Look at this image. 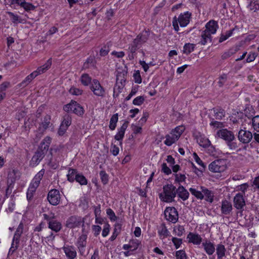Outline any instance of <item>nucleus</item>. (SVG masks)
<instances>
[{
    "mask_svg": "<svg viewBox=\"0 0 259 259\" xmlns=\"http://www.w3.org/2000/svg\"><path fill=\"white\" fill-rule=\"evenodd\" d=\"M91 90L95 95L97 96H104L105 91L101 87L100 82L97 79H94L91 87Z\"/></svg>",
    "mask_w": 259,
    "mask_h": 259,
    "instance_id": "nucleus-12",
    "label": "nucleus"
},
{
    "mask_svg": "<svg viewBox=\"0 0 259 259\" xmlns=\"http://www.w3.org/2000/svg\"><path fill=\"white\" fill-rule=\"evenodd\" d=\"M100 176L102 182L104 184H106L108 181V176L104 171H101L100 172Z\"/></svg>",
    "mask_w": 259,
    "mask_h": 259,
    "instance_id": "nucleus-53",
    "label": "nucleus"
},
{
    "mask_svg": "<svg viewBox=\"0 0 259 259\" xmlns=\"http://www.w3.org/2000/svg\"><path fill=\"white\" fill-rule=\"evenodd\" d=\"M185 128L183 126H178L172 130L171 132L165 136L164 143L167 146H170L175 143L180 138L184 131Z\"/></svg>",
    "mask_w": 259,
    "mask_h": 259,
    "instance_id": "nucleus-5",
    "label": "nucleus"
},
{
    "mask_svg": "<svg viewBox=\"0 0 259 259\" xmlns=\"http://www.w3.org/2000/svg\"><path fill=\"white\" fill-rule=\"evenodd\" d=\"M32 80L31 76L28 75L24 80H23L21 83H20V87H25Z\"/></svg>",
    "mask_w": 259,
    "mask_h": 259,
    "instance_id": "nucleus-57",
    "label": "nucleus"
},
{
    "mask_svg": "<svg viewBox=\"0 0 259 259\" xmlns=\"http://www.w3.org/2000/svg\"><path fill=\"white\" fill-rule=\"evenodd\" d=\"M62 249L68 258L74 259L76 257L77 252L74 246L65 245L63 247Z\"/></svg>",
    "mask_w": 259,
    "mask_h": 259,
    "instance_id": "nucleus-17",
    "label": "nucleus"
},
{
    "mask_svg": "<svg viewBox=\"0 0 259 259\" xmlns=\"http://www.w3.org/2000/svg\"><path fill=\"white\" fill-rule=\"evenodd\" d=\"M130 244L131 248L133 250H136L138 248L140 244V242L138 240H132L130 241Z\"/></svg>",
    "mask_w": 259,
    "mask_h": 259,
    "instance_id": "nucleus-60",
    "label": "nucleus"
},
{
    "mask_svg": "<svg viewBox=\"0 0 259 259\" xmlns=\"http://www.w3.org/2000/svg\"><path fill=\"white\" fill-rule=\"evenodd\" d=\"M46 153L47 152H45L42 149L39 148L32 157L30 162V165L32 167L38 165L43 159Z\"/></svg>",
    "mask_w": 259,
    "mask_h": 259,
    "instance_id": "nucleus-10",
    "label": "nucleus"
},
{
    "mask_svg": "<svg viewBox=\"0 0 259 259\" xmlns=\"http://www.w3.org/2000/svg\"><path fill=\"white\" fill-rule=\"evenodd\" d=\"M133 77L136 83H140L142 82V78L139 70H137L135 72Z\"/></svg>",
    "mask_w": 259,
    "mask_h": 259,
    "instance_id": "nucleus-52",
    "label": "nucleus"
},
{
    "mask_svg": "<svg viewBox=\"0 0 259 259\" xmlns=\"http://www.w3.org/2000/svg\"><path fill=\"white\" fill-rule=\"evenodd\" d=\"M51 142V138L49 137H46L41 142L39 149H42L45 152L48 151L49 145Z\"/></svg>",
    "mask_w": 259,
    "mask_h": 259,
    "instance_id": "nucleus-29",
    "label": "nucleus"
},
{
    "mask_svg": "<svg viewBox=\"0 0 259 259\" xmlns=\"http://www.w3.org/2000/svg\"><path fill=\"white\" fill-rule=\"evenodd\" d=\"M219 27L218 22L213 20H210L205 25V29L203 31L201 34V40L199 44L201 45H205L209 40L211 41V34L215 33Z\"/></svg>",
    "mask_w": 259,
    "mask_h": 259,
    "instance_id": "nucleus-1",
    "label": "nucleus"
},
{
    "mask_svg": "<svg viewBox=\"0 0 259 259\" xmlns=\"http://www.w3.org/2000/svg\"><path fill=\"white\" fill-rule=\"evenodd\" d=\"M234 30V29H232L227 31L225 34H222L219 39V42H222L230 37L232 35Z\"/></svg>",
    "mask_w": 259,
    "mask_h": 259,
    "instance_id": "nucleus-43",
    "label": "nucleus"
},
{
    "mask_svg": "<svg viewBox=\"0 0 259 259\" xmlns=\"http://www.w3.org/2000/svg\"><path fill=\"white\" fill-rule=\"evenodd\" d=\"M77 104L76 102L72 100L70 103L64 106L63 109L67 112H72L77 105Z\"/></svg>",
    "mask_w": 259,
    "mask_h": 259,
    "instance_id": "nucleus-37",
    "label": "nucleus"
},
{
    "mask_svg": "<svg viewBox=\"0 0 259 259\" xmlns=\"http://www.w3.org/2000/svg\"><path fill=\"white\" fill-rule=\"evenodd\" d=\"M191 14L188 12L185 13L184 14H181L178 18L179 23L181 27H185L190 21Z\"/></svg>",
    "mask_w": 259,
    "mask_h": 259,
    "instance_id": "nucleus-21",
    "label": "nucleus"
},
{
    "mask_svg": "<svg viewBox=\"0 0 259 259\" xmlns=\"http://www.w3.org/2000/svg\"><path fill=\"white\" fill-rule=\"evenodd\" d=\"M94 213L96 217V222H97V220L101 214V207L100 205L94 207Z\"/></svg>",
    "mask_w": 259,
    "mask_h": 259,
    "instance_id": "nucleus-61",
    "label": "nucleus"
},
{
    "mask_svg": "<svg viewBox=\"0 0 259 259\" xmlns=\"http://www.w3.org/2000/svg\"><path fill=\"white\" fill-rule=\"evenodd\" d=\"M91 77L88 74H83L80 77V81L84 85H88L91 82Z\"/></svg>",
    "mask_w": 259,
    "mask_h": 259,
    "instance_id": "nucleus-38",
    "label": "nucleus"
},
{
    "mask_svg": "<svg viewBox=\"0 0 259 259\" xmlns=\"http://www.w3.org/2000/svg\"><path fill=\"white\" fill-rule=\"evenodd\" d=\"M6 13L9 15L10 20L14 25H17L19 23L24 24L26 22L25 19H22L21 16L17 14L9 11Z\"/></svg>",
    "mask_w": 259,
    "mask_h": 259,
    "instance_id": "nucleus-18",
    "label": "nucleus"
},
{
    "mask_svg": "<svg viewBox=\"0 0 259 259\" xmlns=\"http://www.w3.org/2000/svg\"><path fill=\"white\" fill-rule=\"evenodd\" d=\"M193 157L194 159V160L195 162L200 166H201L202 167L204 168L205 165L204 163L202 162V161L200 159V158L199 157L198 155L196 153H194L193 154Z\"/></svg>",
    "mask_w": 259,
    "mask_h": 259,
    "instance_id": "nucleus-54",
    "label": "nucleus"
},
{
    "mask_svg": "<svg viewBox=\"0 0 259 259\" xmlns=\"http://www.w3.org/2000/svg\"><path fill=\"white\" fill-rule=\"evenodd\" d=\"M118 115L117 113L113 114L110 120L109 128L111 130H115L118 121Z\"/></svg>",
    "mask_w": 259,
    "mask_h": 259,
    "instance_id": "nucleus-31",
    "label": "nucleus"
},
{
    "mask_svg": "<svg viewBox=\"0 0 259 259\" xmlns=\"http://www.w3.org/2000/svg\"><path fill=\"white\" fill-rule=\"evenodd\" d=\"M19 177L20 172L18 170L12 169L9 172L7 178V191L12 187V185Z\"/></svg>",
    "mask_w": 259,
    "mask_h": 259,
    "instance_id": "nucleus-11",
    "label": "nucleus"
},
{
    "mask_svg": "<svg viewBox=\"0 0 259 259\" xmlns=\"http://www.w3.org/2000/svg\"><path fill=\"white\" fill-rule=\"evenodd\" d=\"M110 229V226L109 224H106L103 227V229L102 233V235L103 237H106L109 233Z\"/></svg>",
    "mask_w": 259,
    "mask_h": 259,
    "instance_id": "nucleus-55",
    "label": "nucleus"
},
{
    "mask_svg": "<svg viewBox=\"0 0 259 259\" xmlns=\"http://www.w3.org/2000/svg\"><path fill=\"white\" fill-rule=\"evenodd\" d=\"M128 122L125 121L121 127L118 129L117 133L115 136V139L117 141L122 140L124 137L125 132L128 126Z\"/></svg>",
    "mask_w": 259,
    "mask_h": 259,
    "instance_id": "nucleus-23",
    "label": "nucleus"
},
{
    "mask_svg": "<svg viewBox=\"0 0 259 259\" xmlns=\"http://www.w3.org/2000/svg\"><path fill=\"white\" fill-rule=\"evenodd\" d=\"M232 210V205L231 202L227 200H224L222 202L221 211L224 214H229Z\"/></svg>",
    "mask_w": 259,
    "mask_h": 259,
    "instance_id": "nucleus-24",
    "label": "nucleus"
},
{
    "mask_svg": "<svg viewBox=\"0 0 259 259\" xmlns=\"http://www.w3.org/2000/svg\"><path fill=\"white\" fill-rule=\"evenodd\" d=\"M77 246L81 254H83L86 245V237L84 236L80 237L77 243Z\"/></svg>",
    "mask_w": 259,
    "mask_h": 259,
    "instance_id": "nucleus-28",
    "label": "nucleus"
},
{
    "mask_svg": "<svg viewBox=\"0 0 259 259\" xmlns=\"http://www.w3.org/2000/svg\"><path fill=\"white\" fill-rule=\"evenodd\" d=\"M127 71L121 70H118L116 74V82L117 84H121V88L123 87L126 80Z\"/></svg>",
    "mask_w": 259,
    "mask_h": 259,
    "instance_id": "nucleus-19",
    "label": "nucleus"
},
{
    "mask_svg": "<svg viewBox=\"0 0 259 259\" xmlns=\"http://www.w3.org/2000/svg\"><path fill=\"white\" fill-rule=\"evenodd\" d=\"M149 32L147 30H143L140 33L133 41L129 44L128 50L130 53H136L143 44L145 43L149 37Z\"/></svg>",
    "mask_w": 259,
    "mask_h": 259,
    "instance_id": "nucleus-2",
    "label": "nucleus"
},
{
    "mask_svg": "<svg viewBox=\"0 0 259 259\" xmlns=\"http://www.w3.org/2000/svg\"><path fill=\"white\" fill-rule=\"evenodd\" d=\"M252 126L255 131L259 132V115H256L252 118Z\"/></svg>",
    "mask_w": 259,
    "mask_h": 259,
    "instance_id": "nucleus-39",
    "label": "nucleus"
},
{
    "mask_svg": "<svg viewBox=\"0 0 259 259\" xmlns=\"http://www.w3.org/2000/svg\"><path fill=\"white\" fill-rule=\"evenodd\" d=\"M198 142L200 146L204 148L208 147L210 145V141L205 137H200L198 140Z\"/></svg>",
    "mask_w": 259,
    "mask_h": 259,
    "instance_id": "nucleus-35",
    "label": "nucleus"
},
{
    "mask_svg": "<svg viewBox=\"0 0 259 259\" xmlns=\"http://www.w3.org/2000/svg\"><path fill=\"white\" fill-rule=\"evenodd\" d=\"M96 61L94 57L90 56L86 60L83 65L84 69H88L91 67L94 68H96Z\"/></svg>",
    "mask_w": 259,
    "mask_h": 259,
    "instance_id": "nucleus-27",
    "label": "nucleus"
},
{
    "mask_svg": "<svg viewBox=\"0 0 259 259\" xmlns=\"http://www.w3.org/2000/svg\"><path fill=\"white\" fill-rule=\"evenodd\" d=\"M164 215L166 220L172 223H176L178 220V212L174 207H166L164 211Z\"/></svg>",
    "mask_w": 259,
    "mask_h": 259,
    "instance_id": "nucleus-8",
    "label": "nucleus"
},
{
    "mask_svg": "<svg viewBox=\"0 0 259 259\" xmlns=\"http://www.w3.org/2000/svg\"><path fill=\"white\" fill-rule=\"evenodd\" d=\"M106 213L111 221L115 222L117 220V217L114 212L111 208L107 209Z\"/></svg>",
    "mask_w": 259,
    "mask_h": 259,
    "instance_id": "nucleus-48",
    "label": "nucleus"
},
{
    "mask_svg": "<svg viewBox=\"0 0 259 259\" xmlns=\"http://www.w3.org/2000/svg\"><path fill=\"white\" fill-rule=\"evenodd\" d=\"M176 192L179 197L183 201H185L188 199L189 193L183 186H179L177 190H176Z\"/></svg>",
    "mask_w": 259,
    "mask_h": 259,
    "instance_id": "nucleus-22",
    "label": "nucleus"
},
{
    "mask_svg": "<svg viewBox=\"0 0 259 259\" xmlns=\"http://www.w3.org/2000/svg\"><path fill=\"white\" fill-rule=\"evenodd\" d=\"M47 199L51 204L53 205H58L61 199L59 191L57 189L51 190L48 194Z\"/></svg>",
    "mask_w": 259,
    "mask_h": 259,
    "instance_id": "nucleus-9",
    "label": "nucleus"
},
{
    "mask_svg": "<svg viewBox=\"0 0 259 259\" xmlns=\"http://www.w3.org/2000/svg\"><path fill=\"white\" fill-rule=\"evenodd\" d=\"M235 53V52H234L232 49H230L223 54V55H222V59L223 60L226 59L230 57Z\"/></svg>",
    "mask_w": 259,
    "mask_h": 259,
    "instance_id": "nucleus-56",
    "label": "nucleus"
},
{
    "mask_svg": "<svg viewBox=\"0 0 259 259\" xmlns=\"http://www.w3.org/2000/svg\"><path fill=\"white\" fill-rule=\"evenodd\" d=\"M48 225L49 228L56 232H59L62 228L61 224L59 222L54 220L49 221Z\"/></svg>",
    "mask_w": 259,
    "mask_h": 259,
    "instance_id": "nucleus-25",
    "label": "nucleus"
},
{
    "mask_svg": "<svg viewBox=\"0 0 259 259\" xmlns=\"http://www.w3.org/2000/svg\"><path fill=\"white\" fill-rule=\"evenodd\" d=\"M45 174L44 169L40 170L34 177L31 181L27 193V198L30 200L33 196L37 188L38 187L40 182Z\"/></svg>",
    "mask_w": 259,
    "mask_h": 259,
    "instance_id": "nucleus-6",
    "label": "nucleus"
},
{
    "mask_svg": "<svg viewBox=\"0 0 259 259\" xmlns=\"http://www.w3.org/2000/svg\"><path fill=\"white\" fill-rule=\"evenodd\" d=\"M210 125L214 129L224 128L223 127L225 126V124L223 122L218 121H212L210 123Z\"/></svg>",
    "mask_w": 259,
    "mask_h": 259,
    "instance_id": "nucleus-42",
    "label": "nucleus"
},
{
    "mask_svg": "<svg viewBox=\"0 0 259 259\" xmlns=\"http://www.w3.org/2000/svg\"><path fill=\"white\" fill-rule=\"evenodd\" d=\"M202 191L203 192V195H205L207 197V200L212 202L213 201V196L211 192L205 188L202 189Z\"/></svg>",
    "mask_w": 259,
    "mask_h": 259,
    "instance_id": "nucleus-41",
    "label": "nucleus"
},
{
    "mask_svg": "<svg viewBox=\"0 0 259 259\" xmlns=\"http://www.w3.org/2000/svg\"><path fill=\"white\" fill-rule=\"evenodd\" d=\"M202 246L206 253L208 255L213 254L215 252V245L209 240L206 239L204 240L202 243Z\"/></svg>",
    "mask_w": 259,
    "mask_h": 259,
    "instance_id": "nucleus-14",
    "label": "nucleus"
},
{
    "mask_svg": "<svg viewBox=\"0 0 259 259\" xmlns=\"http://www.w3.org/2000/svg\"><path fill=\"white\" fill-rule=\"evenodd\" d=\"M109 48L108 46H104L100 51V55L101 56H105L109 52Z\"/></svg>",
    "mask_w": 259,
    "mask_h": 259,
    "instance_id": "nucleus-58",
    "label": "nucleus"
},
{
    "mask_svg": "<svg viewBox=\"0 0 259 259\" xmlns=\"http://www.w3.org/2000/svg\"><path fill=\"white\" fill-rule=\"evenodd\" d=\"M227 79V76L226 74H224L219 77V80L218 82L220 87H223L225 82L226 81Z\"/></svg>",
    "mask_w": 259,
    "mask_h": 259,
    "instance_id": "nucleus-62",
    "label": "nucleus"
},
{
    "mask_svg": "<svg viewBox=\"0 0 259 259\" xmlns=\"http://www.w3.org/2000/svg\"><path fill=\"white\" fill-rule=\"evenodd\" d=\"M176 257L177 259H187L186 252L183 250H180L176 251Z\"/></svg>",
    "mask_w": 259,
    "mask_h": 259,
    "instance_id": "nucleus-50",
    "label": "nucleus"
},
{
    "mask_svg": "<svg viewBox=\"0 0 259 259\" xmlns=\"http://www.w3.org/2000/svg\"><path fill=\"white\" fill-rule=\"evenodd\" d=\"M75 180L81 185H85L87 184V180L81 174H78Z\"/></svg>",
    "mask_w": 259,
    "mask_h": 259,
    "instance_id": "nucleus-44",
    "label": "nucleus"
},
{
    "mask_svg": "<svg viewBox=\"0 0 259 259\" xmlns=\"http://www.w3.org/2000/svg\"><path fill=\"white\" fill-rule=\"evenodd\" d=\"M83 223L82 218L77 216H71L66 222V226L70 228H73L80 226Z\"/></svg>",
    "mask_w": 259,
    "mask_h": 259,
    "instance_id": "nucleus-13",
    "label": "nucleus"
},
{
    "mask_svg": "<svg viewBox=\"0 0 259 259\" xmlns=\"http://www.w3.org/2000/svg\"><path fill=\"white\" fill-rule=\"evenodd\" d=\"M176 195V187L167 185L163 186L162 192L159 194V198L161 201L168 203L174 200Z\"/></svg>",
    "mask_w": 259,
    "mask_h": 259,
    "instance_id": "nucleus-4",
    "label": "nucleus"
},
{
    "mask_svg": "<svg viewBox=\"0 0 259 259\" xmlns=\"http://www.w3.org/2000/svg\"><path fill=\"white\" fill-rule=\"evenodd\" d=\"M158 233L160 238L162 239L168 235V231L164 226H162L159 228Z\"/></svg>",
    "mask_w": 259,
    "mask_h": 259,
    "instance_id": "nucleus-36",
    "label": "nucleus"
},
{
    "mask_svg": "<svg viewBox=\"0 0 259 259\" xmlns=\"http://www.w3.org/2000/svg\"><path fill=\"white\" fill-rule=\"evenodd\" d=\"M252 138L251 132L248 131L240 130L238 133V139L243 143H248Z\"/></svg>",
    "mask_w": 259,
    "mask_h": 259,
    "instance_id": "nucleus-15",
    "label": "nucleus"
},
{
    "mask_svg": "<svg viewBox=\"0 0 259 259\" xmlns=\"http://www.w3.org/2000/svg\"><path fill=\"white\" fill-rule=\"evenodd\" d=\"M20 6L23 8L26 11L33 10L35 8L34 6L30 3L26 2L25 0H23L22 3H20Z\"/></svg>",
    "mask_w": 259,
    "mask_h": 259,
    "instance_id": "nucleus-34",
    "label": "nucleus"
},
{
    "mask_svg": "<svg viewBox=\"0 0 259 259\" xmlns=\"http://www.w3.org/2000/svg\"><path fill=\"white\" fill-rule=\"evenodd\" d=\"M123 87L121 88V84H117L116 83V84L114 88V97H117L119 96L118 93H121L123 90Z\"/></svg>",
    "mask_w": 259,
    "mask_h": 259,
    "instance_id": "nucleus-51",
    "label": "nucleus"
},
{
    "mask_svg": "<svg viewBox=\"0 0 259 259\" xmlns=\"http://www.w3.org/2000/svg\"><path fill=\"white\" fill-rule=\"evenodd\" d=\"M78 174V173H77V171L76 169H70L68 170V173L67 175L68 180L71 182H73L74 180H75Z\"/></svg>",
    "mask_w": 259,
    "mask_h": 259,
    "instance_id": "nucleus-32",
    "label": "nucleus"
},
{
    "mask_svg": "<svg viewBox=\"0 0 259 259\" xmlns=\"http://www.w3.org/2000/svg\"><path fill=\"white\" fill-rule=\"evenodd\" d=\"M184 232V228L183 226L180 225H178L175 227L174 228V232L175 234L178 236H181Z\"/></svg>",
    "mask_w": 259,
    "mask_h": 259,
    "instance_id": "nucleus-45",
    "label": "nucleus"
},
{
    "mask_svg": "<svg viewBox=\"0 0 259 259\" xmlns=\"http://www.w3.org/2000/svg\"><path fill=\"white\" fill-rule=\"evenodd\" d=\"M69 93L73 96H79L82 95V91L78 88L72 87L69 90Z\"/></svg>",
    "mask_w": 259,
    "mask_h": 259,
    "instance_id": "nucleus-49",
    "label": "nucleus"
},
{
    "mask_svg": "<svg viewBox=\"0 0 259 259\" xmlns=\"http://www.w3.org/2000/svg\"><path fill=\"white\" fill-rule=\"evenodd\" d=\"M23 224L21 223L18 226L14 235L13 238L16 242H19L20 237L23 233Z\"/></svg>",
    "mask_w": 259,
    "mask_h": 259,
    "instance_id": "nucleus-30",
    "label": "nucleus"
},
{
    "mask_svg": "<svg viewBox=\"0 0 259 259\" xmlns=\"http://www.w3.org/2000/svg\"><path fill=\"white\" fill-rule=\"evenodd\" d=\"M172 241L174 244L176 248L178 249L182 244V240L181 239L173 237L172 238Z\"/></svg>",
    "mask_w": 259,
    "mask_h": 259,
    "instance_id": "nucleus-63",
    "label": "nucleus"
},
{
    "mask_svg": "<svg viewBox=\"0 0 259 259\" xmlns=\"http://www.w3.org/2000/svg\"><path fill=\"white\" fill-rule=\"evenodd\" d=\"M228 167V161L227 159H218L211 162L208 165V169L212 172L222 173Z\"/></svg>",
    "mask_w": 259,
    "mask_h": 259,
    "instance_id": "nucleus-3",
    "label": "nucleus"
},
{
    "mask_svg": "<svg viewBox=\"0 0 259 259\" xmlns=\"http://www.w3.org/2000/svg\"><path fill=\"white\" fill-rule=\"evenodd\" d=\"M162 171L166 175H169L171 173V169L167 166L165 163L162 164Z\"/></svg>",
    "mask_w": 259,
    "mask_h": 259,
    "instance_id": "nucleus-64",
    "label": "nucleus"
},
{
    "mask_svg": "<svg viewBox=\"0 0 259 259\" xmlns=\"http://www.w3.org/2000/svg\"><path fill=\"white\" fill-rule=\"evenodd\" d=\"M186 179L185 175L183 174H176L175 175V181L178 183H182L184 182Z\"/></svg>",
    "mask_w": 259,
    "mask_h": 259,
    "instance_id": "nucleus-59",
    "label": "nucleus"
},
{
    "mask_svg": "<svg viewBox=\"0 0 259 259\" xmlns=\"http://www.w3.org/2000/svg\"><path fill=\"white\" fill-rule=\"evenodd\" d=\"M71 123V117L68 114L65 115L63 117V120L62 121L61 124H64V125L66 126L67 127H68Z\"/></svg>",
    "mask_w": 259,
    "mask_h": 259,
    "instance_id": "nucleus-46",
    "label": "nucleus"
},
{
    "mask_svg": "<svg viewBox=\"0 0 259 259\" xmlns=\"http://www.w3.org/2000/svg\"><path fill=\"white\" fill-rule=\"evenodd\" d=\"M234 205L238 209H242L245 205L243 194L237 193L234 197Z\"/></svg>",
    "mask_w": 259,
    "mask_h": 259,
    "instance_id": "nucleus-16",
    "label": "nucleus"
},
{
    "mask_svg": "<svg viewBox=\"0 0 259 259\" xmlns=\"http://www.w3.org/2000/svg\"><path fill=\"white\" fill-rule=\"evenodd\" d=\"M195 45L193 44H186L183 48V53L188 55L194 51Z\"/></svg>",
    "mask_w": 259,
    "mask_h": 259,
    "instance_id": "nucleus-33",
    "label": "nucleus"
},
{
    "mask_svg": "<svg viewBox=\"0 0 259 259\" xmlns=\"http://www.w3.org/2000/svg\"><path fill=\"white\" fill-rule=\"evenodd\" d=\"M215 250L218 259H222L225 256L226 249L223 244H218L217 245Z\"/></svg>",
    "mask_w": 259,
    "mask_h": 259,
    "instance_id": "nucleus-26",
    "label": "nucleus"
},
{
    "mask_svg": "<svg viewBox=\"0 0 259 259\" xmlns=\"http://www.w3.org/2000/svg\"><path fill=\"white\" fill-rule=\"evenodd\" d=\"M72 112L77 115L80 116L83 114L84 110L83 108L77 103V105L76 106L75 108L73 109Z\"/></svg>",
    "mask_w": 259,
    "mask_h": 259,
    "instance_id": "nucleus-47",
    "label": "nucleus"
},
{
    "mask_svg": "<svg viewBox=\"0 0 259 259\" xmlns=\"http://www.w3.org/2000/svg\"><path fill=\"white\" fill-rule=\"evenodd\" d=\"M187 239L189 242L195 245H200L202 240L200 235L193 233H190L187 236Z\"/></svg>",
    "mask_w": 259,
    "mask_h": 259,
    "instance_id": "nucleus-20",
    "label": "nucleus"
},
{
    "mask_svg": "<svg viewBox=\"0 0 259 259\" xmlns=\"http://www.w3.org/2000/svg\"><path fill=\"white\" fill-rule=\"evenodd\" d=\"M215 137L223 139L226 142L234 141L235 139V137L233 132L227 128L219 129L216 132Z\"/></svg>",
    "mask_w": 259,
    "mask_h": 259,
    "instance_id": "nucleus-7",
    "label": "nucleus"
},
{
    "mask_svg": "<svg viewBox=\"0 0 259 259\" xmlns=\"http://www.w3.org/2000/svg\"><path fill=\"white\" fill-rule=\"evenodd\" d=\"M189 191L192 195H194L196 198L198 199H202L204 197L202 192H201L192 188H190Z\"/></svg>",
    "mask_w": 259,
    "mask_h": 259,
    "instance_id": "nucleus-40",
    "label": "nucleus"
}]
</instances>
